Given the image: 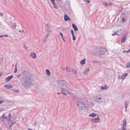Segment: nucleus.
<instances>
[{"label":"nucleus","instance_id":"f257e3e1","mask_svg":"<svg viewBox=\"0 0 130 130\" xmlns=\"http://www.w3.org/2000/svg\"><path fill=\"white\" fill-rule=\"evenodd\" d=\"M57 84L58 87L61 89V93L64 95H66L67 94L64 92H67V90L65 89V88L67 86L68 83L64 81H58L57 82Z\"/></svg>","mask_w":130,"mask_h":130},{"label":"nucleus","instance_id":"f03ea898","mask_svg":"<svg viewBox=\"0 0 130 130\" xmlns=\"http://www.w3.org/2000/svg\"><path fill=\"white\" fill-rule=\"evenodd\" d=\"M32 83L31 78L29 76L26 77L24 80V82L22 83V86L25 88L29 87Z\"/></svg>","mask_w":130,"mask_h":130},{"label":"nucleus","instance_id":"7ed1b4c3","mask_svg":"<svg viewBox=\"0 0 130 130\" xmlns=\"http://www.w3.org/2000/svg\"><path fill=\"white\" fill-rule=\"evenodd\" d=\"M79 109L82 110H85L87 109V107L86 105L82 102H79L78 103Z\"/></svg>","mask_w":130,"mask_h":130},{"label":"nucleus","instance_id":"20e7f679","mask_svg":"<svg viewBox=\"0 0 130 130\" xmlns=\"http://www.w3.org/2000/svg\"><path fill=\"white\" fill-rule=\"evenodd\" d=\"M107 50L105 48L100 47L98 50V53L100 55H103L106 52Z\"/></svg>","mask_w":130,"mask_h":130},{"label":"nucleus","instance_id":"39448f33","mask_svg":"<svg viewBox=\"0 0 130 130\" xmlns=\"http://www.w3.org/2000/svg\"><path fill=\"white\" fill-rule=\"evenodd\" d=\"M98 99L99 100H98V103L100 105H104L105 102V100L103 98H99Z\"/></svg>","mask_w":130,"mask_h":130},{"label":"nucleus","instance_id":"423d86ee","mask_svg":"<svg viewBox=\"0 0 130 130\" xmlns=\"http://www.w3.org/2000/svg\"><path fill=\"white\" fill-rule=\"evenodd\" d=\"M123 123L122 125V127L123 128H125L126 124V122L125 119H123Z\"/></svg>","mask_w":130,"mask_h":130},{"label":"nucleus","instance_id":"0eeeda50","mask_svg":"<svg viewBox=\"0 0 130 130\" xmlns=\"http://www.w3.org/2000/svg\"><path fill=\"white\" fill-rule=\"evenodd\" d=\"M13 78V75H11V76H9L7 77H6L5 79L6 81H9L10 80Z\"/></svg>","mask_w":130,"mask_h":130},{"label":"nucleus","instance_id":"6e6552de","mask_svg":"<svg viewBox=\"0 0 130 130\" xmlns=\"http://www.w3.org/2000/svg\"><path fill=\"white\" fill-rule=\"evenodd\" d=\"M64 20L65 21H67L68 20H70V18L66 14L64 15Z\"/></svg>","mask_w":130,"mask_h":130},{"label":"nucleus","instance_id":"1a4fd4ad","mask_svg":"<svg viewBox=\"0 0 130 130\" xmlns=\"http://www.w3.org/2000/svg\"><path fill=\"white\" fill-rule=\"evenodd\" d=\"M127 75V73H125L121 75L120 78L122 79H123L125 78Z\"/></svg>","mask_w":130,"mask_h":130},{"label":"nucleus","instance_id":"9d476101","mask_svg":"<svg viewBox=\"0 0 130 130\" xmlns=\"http://www.w3.org/2000/svg\"><path fill=\"white\" fill-rule=\"evenodd\" d=\"M30 56L32 58H36V55L34 53H31L30 54Z\"/></svg>","mask_w":130,"mask_h":130},{"label":"nucleus","instance_id":"9b49d317","mask_svg":"<svg viewBox=\"0 0 130 130\" xmlns=\"http://www.w3.org/2000/svg\"><path fill=\"white\" fill-rule=\"evenodd\" d=\"M46 28L47 31L48 33H49L51 31V30L50 29L48 24H46Z\"/></svg>","mask_w":130,"mask_h":130},{"label":"nucleus","instance_id":"f8f14e48","mask_svg":"<svg viewBox=\"0 0 130 130\" xmlns=\"http://www.w3.org/2000/svg\"><path fill=\"white\" fill-rule=\"evenodd\" d=\"M72 26L74 29L75 31H77L78 30V29L77 27L73 23L72 24Z\"/></svg>","mask_w":130,"mask_h":130},{"label":"nucleus","instance_id":"ddd939ff","mask_svg":"<svg viewBox=\"0 0 130 130\" xmlns=\"http://www.w3.org/2000/svg\"><path fill=\"white\" fill-rule=\"evenodd\" d=\"M91 121L93 122L96 123L98 122V117L91 119Z\"/></svg>","mask_w":130,"mask_h":130},{"label":"nucleus","instance_id":"4468645a","mask_svg":"<svg viewBox=\"0 0 130 130\" xmlns=\"http://www.w3.org/2000/svg\"><path fill=\"white\" fill-rule=\"evenodd\" d=\"M5 87L7 89H11L13 87V86L11 85H6L5 86Z\"/></svg>","mask_w":130,"mask_h":130},{"label":"nucleus","instance_id":"2eb2a0df","mask_svg":"<svg viewBox=\"0 0 130 130\" xmlns=\"http://www.w3.org/2000/svg\"><path fill=\"white\" fill-rule=\"evenodd\" d=\"M63 70L66 71L68 72H72L71 70V69L67 67L65 68H64Z\"/></svg>","mask_w":130,"mask_h":130},{"label":"nucleus","instance_id":"dca6fc26","mask_svg":"<svg viewBox=\"0 0 130 130\" xmlns=\"http://www.w3.org/2000/svg\"><path fill=\"white\" fill-rule=\"evenodd\" d=\"M129 103V102L128 101H126L124 103V106L125 108H127Z\"/></svg>","mask_w":130,"mask_h":130},{"label":"nucleus","instance_id":"f3484780","mask_svg":"<svg viewBox=\"0 0 130 130\" xmlns=\"http://www.w3.org/2000/svg\"><path fill=\"white\" fill-rule=\"evenodd\" d=\"M97 115L96 114L94 113H92L91 114H90L89 115V116L90 117H94L96 116Z\"/></svg>","mask_w":130,"mask_h":130},{"label":"nucleus","instance_id":"a211bd4d","mask_svg":"<svg viewBox=\"0 0 130 130\" xmlns=\"http://www.w3.org/2000/svg\"><path fill=\"white\" fill-rule=\"evenodd\" d=\"M85 59H83L80 62V63L82 65L84 64L85 63Z\"/></svg>","mask_w":130,"mask_h":130},{"label":"nucleus","instance_id":"6ab92c4d","mask_svg":"<svg viewBox=\"0 0 130 130\" xmlns=\"http://www.w3.org/2000/svg\"><path fill=\"white\" fill-rule=\"evenodd\" d=\"M46 73L48 76H49L50 75V72L49 70L48 69H46Z\"/></svg>","mask_w":130,"mask_h":130},{"label":"nucleus","instance_id":"aec40b11","mask_svg":"<svg viewBox=\"0 0 130 130\" xmlns=\"http://www.w3.org/2000/svg\"><path fill=\"white\" fill-rule=\"evenodd\" d=\"M126 37V36H125L122 38L121 41V43H123L125 41Z\"/></svg>","mask_w":130,"mask_h":130},{"label":"nucleus","instance_id":"412c9836","mask_svg":"<svg viewBox=\"0 0 130 130\" xmlns=\"http://www.w3.org/2000/svg\"><path fill=\"white\" fill-rule=\"evenodd\" d=\"M8 36V35L7 34L6 35H0V38H2L4 37H7Z\"/></svg>","mask_w":130,"mask_h":130},{"label":"nucleus","instance_id":"4be33fe9","mask_svg":"<svg viewBox=\"0 0 130 130\" xmlns=\"http://www.w3.org/2000/svg\"><path fill=\"white\" fill-rule=\"evenodd\" d=\"M60 34L61 36V37L62 39V40L63 41H64V42H65V40L63 38V34L61 32H60Z\"/></svg>","mask_w":130,"mask_h":130},{"label":"nucleus","instance_id":"5701e85b","mask_svg":"<svg viewBox=\"0 0 130 130\" xmlns=\"http://www.w3.org/2000/svg\"><path fill=\"white\" fill-rule=\"evenodd\" d=\"M89 71V69H85V70L83 72L84 74H86Z\"/></svg>","mask_w":130,"mask_h":130},{"label":"nucleus","instance_id":"b1692460","mask_svg":"<svg viewBox=\"0 0 130 130\" xmlns=\"http://www.w3.org/2000/svg\"><path fill=\"white\" fill-rule=\"evenodd\" d=\"M71 70L73 72L74 74H76V73L77 71L76 69L71 68Z\"/></svg>","mask_w":130,"mask_h":130},{"label":"nucleus","instance_id":"393cba45","mask_svg":"<svg viewBox=\"0 0 130 130\" xmlns=\"http://www.w3.org/2000/svg\"><path fill=\"white\" fill-rule=\"evenodd\" d=\"M94 52H93V54L95 55H96L98 53V52L97 51V49H95L94 50Z\"/></svg>","mask_w":130,"mask_h":130},{"label":"nucleus","instance_id":"a878e982","mask_svg":"<svg viewBox=\"0 0 130 130\" xmlns=\"http://www.w3.org/2000/svg\"><path fill=\"white\" fill-rule=\"evenodd\" d=\"M130 52V49H129L128 51H126L125 50H124L123 51V52L124 53H127Z\"/></svg>","mask_w":130,"mask_h":130},{"label":"nucleus","instance_id":"bb28decb","mask_svg":"<svg viewBox=\"0 0 130 130\" xmlns=\"http://www.w3.org/2000/svg\"><path fill=\"white\" fill-rule=\"evenodd\" d=\"M93 98H94V100L96 102H97L98 101V99H97V96H93Z\"/></svg>","mask_w":130,"mask_h":130},{"label":"nucleus","instance_id":"cd10ccee","mask_svg":"<svg viewBox=\"0 0 130 130\" xmlns=\"http://www.w3.org/2000/svg\"><path fill=\"white\" fill-rule=\"evenodd\" d=\"M54 7L55 8L57 9L58 8V6L55 3L54 4H53Z\"/></svg>","mask_w":130,"mask_h":130},{"label":"nucleus","instance_id":"c85d7f7f","mask_svg":"<svg viewBox=\"0 0 130 130\" xmlns=\"http://www.w3.org/2000/svg\"><path fill=\"white\" fill-rule=\"evenodd\" d=\"M16 26V24L15 23H14V25L13 26H12V27L13 29H15Z\"/></svg>","mask_w":130,"mask_h":130},{"label":"nucleus","instance_id":"c756f323","mask_svg":"<svg viewBox=\"0 0 130 130\" xmlns=\"http://www.w3.org/2000/svg\"><path fill=\"white\" fill-rule=\"evenodd\" d=\"M126 67L128 68H129L130 67V64L128 62L126 64Z\"/></svg>","mask_w":130,"mask_h":130},{"label":"nucleus","instance_id":"7c9ffc66","mask_svg":"<svg viewBox=\"0 0 130 130\" xmlns=\"http://www.w3.org/2000/svg\"><path fill=\"white\" fill-rule=\"evenodd\" d=\"M126 20H125V18L124 17H122V22L124 23L125 22V21H126Z\"/></svg>","mask_w":130,"mask_h":130},{"label":"nucleus","instance_id":"2f4dec72","mask_svg":"<svg viewBox=\"0 0 130 130\" xmlns=\"http://www.w3.org/2000/svg\"><path fill=\"white\" fill-rule=\"evenodd\" d=\"M11 120V119H10V118H7V119H6V120L8 121V123H9L10 122V121Z\"/></svg>","mask_w":130,"mask_h":130},{"label":"nucleus","instance_id":"473e14b6","mask_svg":"<svg viewBox=\"0 0 130 130\" xmlns=\"http://www.w3.org/2000/svg\"><path fill=\"white\" fill-rule=\"evenodd\" d=\"M100 88L102 90H104L105 89V87L103 86H101V87Z\"/></svg>","mask_w":130,"mask_h":130},{"label":"nucleus","instance_id":"72a5a7b5","mask_svg":"<svg viewBox=\"0 0 130 130\" xmlns=\"http://www.w3.org/2000/svg\"><path fill=\"white\" fill-rule=\"evenodd\" d=\"M72 39L73 40H75L76 39V37L74 36V35H72Z\"/></svg>","mask_w":130,"mask_h":130},{"label":"nucleus","instance_id":"f704fd0d","mask_svg":"<svg viewBox=\"0 0 130 130\" xmlns=\"http://www.w3.org/2000/svg\"><path fill=\"white\" fill-rule=\"evenodd\" d=\"M17 67L16 66V67L15 68V69L14 71V73H16L18 70V69L17 68Z\"/></svg>","mask_w":130,"mask_h":130},{"label":"nucleus","instance_id":"c9c22d12","mask_svg":"<svg viewBox=\"0 0 130 130\" xmlns=\"http://www.w3.org/2000/svg\"><path fill=\"white\" fill-rule=\"evenodd\" d=\"M92 63H97L98 62L96 60H93L92 62Z\"/></svg>","mask_w":130,"mask_h":130},{"label":"nucleus","instance_id":"e433bc0d","mask_svg":"<svg viewBox=\"0 0 130 130\" xmlns=\"http://www.w3.org/2000/svg\"><path fill=\"white\" fill-rule=\"evenodd\" d=\"M49 35V33H48V34H47V35L45 37V38H44L45 39H46L48 37V35Z\"/></svg>","mask_w":130,"mask_h":130},{"label":"nucleus","instance_id":"4c0bfd02","mask_svg":"<svg viewBox=\"0 0 130 130\" xmlns=\"http://www.w3.org/2000/svg\"><path fill=\"white\" fill-rule=\"evenodd\" d=\"M103 4L105 5V6H107L109 4L108 3H103Z\"/></svg>","mask_w":130,"mask_h":130},{"label":"nucleus","instance_id":"58836bf2","mask_svg":"<svg viewBox=\"0 0 130 130\" xmlns=\"http://www.w3.org/2000/svg\"><path fill=\"white\" fill-rule=\"evenodd\" d=\"M84 1L85 2L88 3H89L90 2V1L89 0H84Z\"/></svg>","mask_w":130,"mask_h":130},{"label":"nucleus","instance_id":"ea45409f","mask_svg":"<svg viewBox=\"0 0 130 130\" xmlns=\"http://www.w3.org/2000/svg\"><path fill=\"white\" fill-rule=\"evenodd\" d=\"M51 3L52 4L55 3V0H50Z\"/></svg>","mask_w":130,"mask_h":130},{"label":"nucleus","instance_id":"a19ab883","mask_svg":"<svg viewBox=\"0 0 130 130\" xmlns=\"http://www.w3.org/2000/svg\"><path fill=\"white\" fill-rule=\"evenodd\" d=\"M71 33L72 35H74L73 30L72 29L71 30Z\"/></svg>","mask_w":130,"mask_h":130},{"label":"nucleus","instance_id":"79ce46f5","mask_svg":"<svg viewBox=\"0 0 130 130\" xmlns=\"http://www.w3.org/2000/svg\"><path fill=\"white\" fill-rule=\"evenodd\" d=\"M117 32H114V33L113 34H112V35L113 36H114L115 35H117Z\"/></svg>","mask_w":130,"mask_h":130},{"label":"nucleus","instance_id":"37998d69","mask_svg":"<svg viewBox=\"0 0 130 130\" xmlns=\"http://www.w3.org/2000/svg\"><path fill=\"white\" fill-rule=\"evenodd\" d=\"M8 118V117H7V116H4V117L3 119H7Z\"/></svg>","mask_w":130,"mask_h":130},{"label":"nucleus","instance_id":"c03bdc74","mask_svg":"<svg viewBox=\"0 0 130 130\" xmlns=\"http://www.w3.org/2000/svg\"><path fill=\"white\" fill-rule=\"evenodd\" d=\"M105 89H108V87H107L106 85H105Z\"/></svg>","mask_w":130,"mask_h":130},{"label":"nucleus","instance_id":"a18cd8bd","mask_svg":"<svg viewBox=\"0 0 130 130\" xmlns=\"http://www.w3.org/2000/svg\"><path fill=\"white\" fill-rule=\"evenodd\" d=\"M12 117V116L10 114V113H9V116H8V118H10Z\"/></svg>","mask_w":130,"mask_h":130},{"label":"nucleus","instance_id":"49530a36","mask_svg":"<svg viewBox=\"0 0 130 130\" xmlns=\"http://www.w3.org/2000/svg\"><path fill=\"white\" fill-rule=\"evenodd\" d=\"M12 91L14 92H17V93L19 92L17 90H15L14 89H13V90H12Z\"/></svg>","mask_w":130,"mask_h":130},{"label":"nucleus","instance_id":"de8ad7c7","mask_svg":"<svg viewBox=\"0 0 130 130\" xmlns=\"http://www.w3.org/2000/svg\"><path fill=\"white\" fill-rule=\"evenodd\" d=\"M37 122L36 121L34 122V126H36V125L37 124Z\"/></svg>","mask_w":130,"mask_h":130},{"label":"nucleus","instance_id":"09e8293b","mask_svg":"<svg viewBox=\"0 0 130 130\" xmlns=\"http://www.w3.org/2000/svg\"><path fill=\"white\" fill-rule=\"evenodd\" d=\"M4 101L3 100L0 101V104H1Z\"/></svg>","mask_w":130,"mask_h":130},{"label":"nucleus","instance_id":"8fccbe9b","mask_svg":"<svg viewBox=\"0 0 130 130\" xmlns=\"http://www.w3.org/2000/svg\"><path fill=\"white\" fill-rule=\"evenodd\" d=\"M3 15V14L2 13H0V16H2Z\"/></svg>","mask_w":130,"mask_h":130},{"label":"nucleus","instance_id":"3c124183","mask_svg":"<svg viewBox=\"0 0 130 130\" xmlns=\"http://www.w3.org/2000/svg\"><path fill=\"white\" fill-rule=\"evenodd\" d=\"M3 1L4 3H5L6 2L5 1V0H3Z\"/></svg>","mask_w":130,"mask_h":130},{"label":"nucleus","instance_id":"603ef678","mask_svg":"<svg viewBox=\"0 0 130 130\" xmlns=\"http://www.w3.org/2000/svg\"><path fill=\"white\" fill-rule=\"evenodd\" d=\"M121 130H126V129L125 128H122V129Z\"/></svg>","mask_w":130,"mask_h":130},{"label":"nucleus","instance_id":"864d4df0","mask_svg":"<svg viewBox=\"0 0 130 130\" xmlns=\"http://www.w3.org/2000/svg\"><path fill=\"white\" fill-rule=\"evenodd\" d=\"M100 121V119L99 117H98V122Z\"/></svg>","mask_w":130,"mask_h":130},{"label":"nucleus","instance_id":"5fc2aeb1","mask_svg":"<svg viewBox=\"0 0 130 130\" xmlns=\"http://www.w3.org/2000/svg\"><path fill=\"white\" fill-rule=\"evenodd\" d=\"M108 4H109L108 5H109V6L111 5H112V4H111V3H108Z\"/></svg>","mask_w":130,"mask_h":130},{"label":"nucleus","instance_id":"6e6d98bb","mask_svg":"<svg viewBox=\"0 0 130 130\" xmlns=\"http://www.w3.org/2000/svg\"><path fill=\"white\" fill-rule=\"evenodd\" d=\"M67 92L69 94H71V93L70 92H68L67 91V92Z\"/></svg>","mask_w":130,"mask_h":130},{"label":"nucleus","instance_id":"4d7b16f0","mask_svg":"<svg viewBox=\"0 0 130 130\" xmlns=\"http://www.w3.org/2000/svg\"><path fill=\"white\" fill-rule=\"evenodd\" d=\"M61 93H59V92H58L57 93V94L58 95H59L60 94H61Z\"/></svg>","mask_w":130,"mask_h":130},{"label":"nucleus","instance_id":"13d9d810","mask_svg":"<svg viewBox=\"0 0 130 130\" xmlns=\"http://www.w3.org/2000/svg\"><path fill=\"white\" fill-rule=\"evenodd\" d=\"M20 74H19V75H17V77H19L20 76Z\"/></svg>","mask_w":130,"mask_h":130},{"label":"nucleus","instance_id":"bf43d9fd","mask_svg":"<svg viewBox=\"0 0 130 130\" xmlns=\"http://www.w3.org/2000/svg\"><path fill=\"white\" fill-rule=\"evenodd\" d=\"M125 108V111L126 112L127 111V108Z\"/></svg>","mask_w":130,"mask_h":130},{"label":"nucleus","instance_id":"052dcab7","mask_svg":"<svg viewBox=\"0 0 130 130\" xmlns=\"http://www.w3.org/2000/svg\"><path fill=\"white\" fill-rule=\"evenodd\" d=\"M25 45H24V47H25V48H26V49L27 48H26V47H25Z\"/></svg>","mask_w":130,"mask_h":130},{"label":"nucleus","instance_id":"680f3d73","mask_svg":"<svg viewBox=\"0 0 130 130\" xmlns=\"http://www.w3.org/2000/svg\"><path fill=\"white\" fill-rule=\"evenodd\" d=\"M21 31H21V30H19V33H20V32H21Z\"/></svg>","mask_w":130,"mask_h":130},{"label":"nucleus","instance_id":"e2e57ef3","mask_svg":"<svg viewBox=\"0 0 130 130\" xmlns=\"http://www.w3.org/2000/svg\"><path fill=\"white\" fill-rule=\"evenodd\" d=\"M13 125V124L12 123L11 125H10V126H12Z\"/></svg>","mask_w":130,"mask_h":130},{"label":"nucleus","instance_id":"0e129e2a","mask_svg":"<svg viewBox=\"0 0 130 130\" xmlns=\"http://www.w3.org/2000/svg\"><path fill=\"white\" fill-rule=\"evenodd\" d=\"M22 31L24 33H25V32H24V31L23 30H22Z\"/></svg>","mask_w":130,"mask_h":130},{"label":"nucleus","instance_id":"69168bd1","mask_svg":"<svg viewBox=\"0 0 130 130\" xmlns=\"http://www.w3.org/2000/svg\"><path fill=\"white\" fill-rule=\"evenodd\" d=\"M46 39H45L44 38V40H43V41H45V40H46Z\"/></svg>","mask_w":130,"mask_h":130},{"label":"nucleus","instance_id":"338daca9","mask_svg":"<svg viewBox=\"0 0 130 130\" xmlns=\"http://www.w3.org/2000/svg\"><path fill=\"white\" fill-rule=\"evenodd\" d=\"M17 63H16L15 64V67H16V66H17Z\"/></svg>","mask_w":130,"mask_h":130},{"label":"nucleus","instance_id":"774afa93","mask_svg":"<svg viewBox=\"0 0 130 130\" xmlns=\"http://www.w3.org/2000/svg\"><path fill=\"white\" fill-rule=\"evenodd\" d=\"M2 75V74H1L0 73V76H1Z\"/></svg>","mask_w":130,"mask_h":130}]
</instances>
